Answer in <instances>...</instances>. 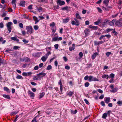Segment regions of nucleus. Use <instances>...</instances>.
Here are the masks:
<instances>
[{"mask_svg":"<svg viewBox=\"0 0 122 122\" xmlns=\"http://www.w3.org/2000/svg\"><path fill=\"white\" fill-rule=\"evenodd\" d=\"M26 29L27 30L26 33L27 34H31L33 33V29L31 25L26 26Z\"/></svg>","mask_w":122,"mask_h":122,"instance_id":"1","label":"nucleus"},{"mask_svg":"<svg viewBox=\"0 0 122 122\" xmlns=\"http://www.w3.org/2000/svg\"><path fill=\"white\" fill-rule=\"evenodd\" d=\"M99 80L97 79L96 77L92 76H89V78L88 80V81L89 82H91L92 81H99Z\"/></svg>","mask_w":122,"mask_h":122,"instance_id":"2","label":"nucleus"},{"mask_svg":"<svg viewBox=\"0 0 122 122\" xmlns=\"http://www.w3.org/2000/svg\"><path fill=\"white\" fill-rule=\"evenodd\" d=\"M12 22H9L6 24L7 29L9 33H10L12 29L11 25H12Z\"/></svg>","mask_w":122,"mask_h":122,"instance_id":"3","label":"nucleus"},{"mask_svg":"<svg viewBox=\"0 0 122 122\" xmlns=\"http://www.w3.org/2000/svg\"><path fill=\"white\" fill-rule=\"evenodd\" d=\"M74 19L75 21L74 20L72 21L71 23V24L73 25H75L77 26H78L80 24L79 21L76 18H74Z\"/></svg>","mask_w":122,"mask_h":122,"instance_id":"4","label":"nucleus"},{"mask_svg":"<svg viewBox=\"0 0 122 122\" xmlns=\"http://www.w3.org/2000/svg\"><path fill=\"white\" fill-rule=\"evenodd\" d=\"M116 25L118 27L122 26V19H120L115 22Z\"/></svg>","mask_w":122,"mask_h":122,"instance_id":"5","label":"nucleus"},{"mask_svg":"<svg viewBox=\"0 0 122 122\" xmlns=\"http://www.w3.org/2000/svg\"><path fill=\"white\" fill-rule=\"evenodd\" d=\"M56 2L57 5L60 6L64 5L65 4V3L64 1H61V0H57Z\"/></svg>","mask_w":122,"mask_h":122,"instance_id":"6","label":"nucleus"},{"mask_svg":"<svg viewBox=\"0 0 122 122\" xmlns=\"http://www.w3.org/2000/svg\"><path fill=\"white\" fill-rule=\"evenodd\" d=\"M28 93L30 95V97L31 98H33L34 97L35 94L32 92L30 91L29 90H28Z\"/></svg>","mask_w":122,"mask_h":122,"instance_id":"7","label":"nucleus"},{"mask_svg":"<svg viewBox=\"0 0 122 122\" xmlns=\"http://www.w3.org/2000/svg\"><path fill=\"white\" fill-rule=\"evenodd\" d=\"M104 101L107 103H108L110 101V98L109 97H106L104 98Z\"/></svg>","mask_w":122,"mask_h":122,"instance_id":"8","label":"nucleus"},{"mask_svg":"<svg viewBox=\"0 0 122 122\" xmlns=\"http://www.w3.org/2000/svg\"><path fill=\"white\" fill-rule=\"evenodd\" d=\"M46 74V73L41 72L37 74V76H39L40 78H41L45 76Z\"/></svg>","mask_w":122,"mask_h":122,"instance_id":"9","label":"nucleus"},{"mask_svg":"<svg viewBox=\"0 0 122 122\" xmlns=\"http://www.w3.org/2000/svg\"><path fill=\"white\" fill-rule=\"evenodd\" d=\"M16 0H12V3L14 9H15L16 8Z\"/></svg>","mask_w":122,"mask_h":122,"instance_id":"10","label":"nucleus"},{"mask_svg":"<svg viewBox=\"0 0 122 122\" xmlns=\"http://www.w3.org/2000/svg\"><path fill=\"white\" fill-rule=\"evenodd\" d=\"M20 6L23 7H25V2L24 1H21L20 2L19 4Z\"/></svg>","mask_w":122,"mask_h":122,"instance_id":"11","label":"nucleus"},{"mask_svg":"<svg viewBox=\"0 0 122 122\" xmlns=\"http://www.w3.org/2000/svg\"><path fill=\"white\" fill-rule=\"evenodd\" d=\"M116 20L115 19H114L112 21L110 22L109 23V25L111 26H113L114 24V23Z\"/></svg>","mask_w":122,"mask_h":122,"instance_id":"12","label":"nucleus"},{"mask_svg":"<svg viewBox=\"0 0 122 122\" xmlns=\"http://www.w3.org/2000/svg\"><path fill=\"white\" fill-rule=\"evenodd\" d=\"M69 50L70 51H71L75 49V45L73 44L72 46L71 47H70L69 48Z\"/></svg>","mask_w":122,"mask_h":122,"instance_id":"13","label":"nucleus"},{"mask_svg":"<svg viewBox=\"0 0 122 122\" xmlns=\"http://www.w3.org/2000/svg\"><path fill=\"white\" fill-rule=\"evenodd\" d=\"M51 29L52 30V32L53 33V34L52 35V36H53L54 34L56 32V27H53Z\"/></svg>","mask_w":122,"mask_h":122,"instance_id":"14","label":"nucleus"},{"mask_svg":"<svg viewBox=\"0 0 122 122\" xmlns=\"http://www.w3.org/2000/svg\"><path fill=\"white\" fill-rule=\"evenodd\" d=\"M74 94V92H72L71 91H70L68 92L67 93V95L69 96V97H71L72 95Z\"/></svg>","mask_w":122,"mask_h":122,"instance_id":"15","label":"nucleus"},{"mask_svg":"<svg viewBox=\"0 0 122 122\" xmlns=\"http://www.w3.org/2000/svg\"><path fill=\"white\" fill-rule=\"evenodd\" d=\"M90 32V31L89 29H86L84 30V32L85 33V35L86 36H87L88 35L89 33Z\"/></svg>","mask_w":122,"mask_h":122,"instance_id":"16","label":"nucleus"},{"mask_svg":"<svg viewBox=\"0 0 122 122\" xmlns=\"http://www.w3.org/2000/svg\"><path fill=\"white\" fill-rule=\"evenodd\" d=\"M11 39L12 40L16 41L17 42H18L19 41V40L17 37H11Z\"/></svg>","mask_w":122,"mask_h":122,"instance_id":"17","label":"nucleus"},{"mask_svg":"<svg viewBox=\"0 0 122 122\" xmlns=\"http://www.w3.org/2000/svg\"><path fill=\"white\" fill-rule=\"evenodd\" d=\"M4 89L8 93H9L10 92V90L9 89L6 87H4Z\"/></svg>","mask_w":122,"mask_h":122,"instance_id":"18","label":"nucleus"},{"mask_svg":"<svg viewBox=\"0 0 122 122\" xmlns=\"http://www.w3.org/2000/svg\"><path fill=\"white\" fill-rule=\"evenodd\" d=\"M98 55V53L97 52H95L93 54L92 56V59H94L95 58L97 55Z\"/></svg>","mask_w":122,"mask_h":122,"instance_id":"19","label":"nucleus"},{"mask_svg":"<svg viewBox=\"0 0 122 122\" xmlns=\"http://www.w3.org/2000/svg\"><path fill=\"white\" fill-rule=\"evenodd\" d=\"M19 112V111H15L14 112H11L10 113L11 116H14L17 114Z\"/></svg>","mask_w":122,"mask_h":122,"instance_id":"20","label":"nucleus"},{"mask_svg":"<svg viewBox=\"0 0 122 122\" xmlns=\"http://www.w3.org/2000/svg\"><path fill=\"white\" fill-rule=\"evenodd\" d=\"M69 18L64 19L63 20V22L65 23H66L69 21Z\"/></svg>","mask_w":122,"mask_h":122,"instance_id":"21","label":"nucleus"},{"mask_svg":"<svg viewBox=\"0 0 122 122\" xmlns=\"http://www.w3.org/2000/svg\"><path fill=\"white\" fill-rule=\"evenodd\" d=\"M47 58L46 56H45L42 57L41 59L43 61L45 62L47 59Z\"/></svg>","mask_w":122,"mask_h":122,"instance_id":"22","label":"nucleus"},{"mask_svg":"<svg viewBox=\"0 0 122 122\" xmlns=\"http://www.w3.org/2000/svg\"><path fill=\"white\" fill-rule=\"evenodd\" d=\"M76 18L77 19L80 20L82 19L81 17L78 13H77L76 14Z\"/></svg>","mask_w":122,"mask_h":122,"instance_id":"23","label":"nucleus"},{"mask_svg":"<svg viewBox=\"0 0 122 122\" xmlns=\"http://www.w3.org/2000/svg\"><path fill=\"white\" fill-rule=\"evenodd\" d=\"M107 117V113H105L102 115V117L103 119H106V117Z\"/></svg>","mask_w":122,"mask_h":122,"instance_id":"24","label":"nucleus"},{"mask_svg":"<svg viewBox=\"0 0 122 122\" xmlns=\"http://www.w3.org/2000/svg\"><path fill=\"white\" fill-rule=\"evenodd\" d=\"M3 97H4L7 99H10V96L9 95L4 94L3 95Z\"/></svg>","mask_w":122,"mask_h":122,"instance_id":"25","label":"nucleus"},{"mask_svg":"<svg viewBox=\"0 0 122 122\" xmlns=\"http://www.w3.org/2000/svg\"><path fill=\"white\" fill-rule=\"evenodd\" d=\"M109 2V0H104L103 1V3L106 5V6H107Z\"/></svg>","mask_w":122,"mask_h":122,"instance_id":"26","label":"nucleus"},{"mask_svg":"<svg viewBox=\"0 0 122 122\" xmlns=\"http://www.w3.org/2000/svg\"><path fill=\"white\" fill-rule=\"evenodd\" d=\"M109 21L108 20H106L105 21L103 22L102 23V25L104 26H105L106 25L107 23Z\"/></svg>","mask_w":122,"mask_h":122,"instance_id":"27","label":"nucleus"},{"mask_svg":"<svg viewBox=\"0 0 122 122\" xmlns=\"http://www.w3.org/2000/svg\"><path fill=\"white\" fill-rule=\"evenodd\" d=\"M102 77L103 78H109V76L108 75L104 74L102 76Z\"/></svg>","mask_w":122,"mask_h":122,"instance_id":"28","label":"nucleus"},{"mask_svg":"<svg viewBox=\"0 0 122 122\" xmlns=\"http://www.w3.org/2000/svg\"><path fill=\"white\" fill-rule=\"evenodd\" d=\"M115 76V74L113 73H111L110 74L109 76V78H111L113 79Z\"/></svg>","mask_w":122,"mask_h":122,"instance_id":"29","label":"nucleus"},{"mask_svg":"<svg viewBox=\"0 0 122 122\" xmlns=\"http://www.w3.org/2000/svg\"><path fill=\"white\" fill-rule=\"evenodd\" d=\"M16 78L18 79H23V77L21 75H18L16 77Z\"/></svg>","mask_w":122,"mask_h":122,"instance_id":"30","label":"nucleus"},{"mask_svg":"<svg viewBox=\"0 0 122 122\" xmlns=\"http://www.w3.org/2000/svg\"><path fill=\"white\" fill-rule=\"evenodd\" d=\"M24 61L25 62H28L29 61V59L28 58V57H24Z\"/></svg>","mask_w":122,"mask_h":122,"instance_id":"31","label":"nucleus"},{"mask_svg":"<svg viewBox=\"0 0 122 122\" xmlns=\"http://www.w3.org/2000/svg\"><path fill=\"white\" fill-rule=\"evenodd\" d=\"M58 37H55L53 38H52V41H58Z\"/></svg>","mask_w":122,"mask_h":122,"instance_id":"32","label":"nucleus"},{"mask_svg":"<svg viewBox=\"0 0 122 122\" xmlns=\"http://www.w3.org/2000/svg\"><path fill=\"white\" fill-rule=\"evenodd\" d=\"M52 68L51 66L50 65H49L47 67L46 70H49L51 69Z\"/></svg>","mask_w":122,"mask_h":122,"instance_id":"33","label":"nucleus"},{"mask_svg":"<svg viewBox=\"0 0 122 122\" xmlns=\"http://www.w3.org/2000/svg\"><path fill=\"white\" fill-rule=\"evenodd\" d=\"M113 89L111 91V92L113 93H114L117 91V88H115Z\"/></svg>","mask_w":122,"mask_h":122,"instance_id":"34","label":"nucleus"},{"mask_svg":"<svg viewBox=\"0 0 122 122\" xmlns=\"http://www.w3.org/2000/svg\"><path fill=\"white\" fill-rule=\"evenodd\" d=\"M45 93L44 92H42L41 94H40L39 95V98H42L45 95Z\"/></svg>","mask_w":122,"mask_h":122,"instance_id":"35","label":"nucleus"},{"mask_svg":"<svg viewBox=\"0 0 122 122\" xmlns=\"http://www.w3.org/2000/svg\"><path fill=\"white\" fill-rule=\"evenodd\" d=\"M35 24H36L37 23L39 22V21L40 20H38L37 18L35 16Z\"/></svg>","mask_w":122,"mask_h":122,"instance_id":"36","label":"nucleus"},{"mask_svg":"<svg viewBox=\"0 0 122 122\" xmlns=\"http://www.w3.org/2000/svg\"><path fill=\"white\" fill-rule=\"evenodd\" d=\"M40 78L39 76H35L34 77L33 79L34 80H37L39 79V78Z\"/></svg>","mask_w":122,"mask_h":122,"instance_id":"37","label":"nucleus"},{"mask_svg":"<svg viewBox=\"0 0 122 122\" xmlns=\"http://www.w3.org/2000/svg\"><path fill=\"white\" fill-rule=\"evenodd\" d=\"M71 112L72 113L75 114L77 112V110H75L74 111L71 110Z\"/></svg>","mask_w":122,"mask_h":122,"instance_id":"38","label":"nucleus"},{"mask_svg":"<svg viewBox=\"0 0 122 122\" xmlns=\"http://www.w3.org/2000/svg\"><path fill=\"white\" fill-rule=\"evenodd\" d=\"M117 103L118 105L122 106V101H118L117 102Z\"/></svg>","mask_w":122,"mask_h":122,"instance_id":"39","label":"nucleus"},{"mask_svg":"<svg viewBox=\"0 0 122 122\" xmlns=\"http://www.w3.org/2000/svg\"><path fill=\"white\" fill-rule=\"evenodd\" d=\"M59 5H57L54 6L53 8L54 10H56L59 8Z\"/></svg>","mask_w":122,"mask_h":122,"instance_id":"40","label":"nucleus"},{"mask_svg":"<svg viewBox=\"0 0 122 122\" xmlns=\"http://www.w3.org/2000/svg\"><path fill=\"white\" fill-rule=\"evenodd\" d=\"M50 26L52 27V28L53 27H55L56 26L55 25V24L53 22L52 23L50 24Z\"/></svg>","mask_w":122,"mask_h":122,"instance_id":"41","label":"nucleus"},{"mask_svg":"<svg viewBox=\"0 0 122 122\" xmlns=\"http://www.w3.org/2000/svg\"><path fill=\"white\" fill-rule=\"evenodd\" d=\"M38 115H37L36 117H34L32 120L31 122H37L36 117Z\"/></svg>","mask_w":122,"mask_h":122,"instance_id":"42","label":"nucleus"},{"mask_svg":"<svg viewBox=\"0 0 122 122\" xmlns=\"http://www.w3.org/2000/svg\"><path fill=\"white\" fill-rule=\"evenodd\" d=\"M39 2H41L44 3H46L48 2L47 0H39Z\"/></svg>","mask_w":122,"mask_h":122,"instance_id":"43","label":"nucleus"},{"mask_svg":"<svg viewBox=\"0 0 122 122\" xmlns=\"http://www.w3.org/2000/svg\"><path fill=\"white\" fill-rule=\"evenodd\" d=\"M112 54V53L110 52H107L106 53V55L107 57H108L110 55Z\"/></svg>","mask_w":122,"mask_h":122,"instance_id":"44","label":"nucleus"},{"mask_svg":"<svg viewBox=\"0 0 122 122\" xmlns=\"http://www.w3.org/2000/svg\"><path fill=\"white\" fill-rule=\"evenodd\" d=\"M59 46L58 44H56L54 45V47L56 49H57L59 47Z\"/></svg>","mask_w":122,"mask_h":122,"instance_id":"45","label":"nucleus"},{"mask_svg":"<svg viewBox=\"0 0 122 122\" xmlns=\"http://www.w3.org/2000/svg\"><path fill=\"white\" fill-rule=\"evenodd\" d=\"M19 115H17L16 116L14 120H13L14 121L13 122H16L17 121V118L19 117Z\"/></svg>","mask_w":122,"mask_h":122,"instance_id":"46","label":"nucleus"},{"mask_svg":"<svg viewBox=\"0 0 122 122\" xmlns=\"http://www.w3.org/2000/svg\"><path fill=\"white\" fill-rule=\"evenodd\" d=\"M51 54V52L50 51H49L47 52V54H46L45 55V56H46L47 57L49 55Z\"/></svg>","mask_w":122,"mask_h":122,"instance_id":"47","label":"nucleus"},{"mask_svg":"<svg viewBox=\"0 0 122 122\" xmlns=\"http://www.w3.org/2000/svg\"><path fill=\"white\" fill-rule=\"evenodd\" d=\"M68 7L67 6H66V7H63L61 9L63 10H67L68 9Z\"/></svg>","mask_w":122,"mask_h":122,"instance_id":"48","label":"nucleus"},{"mask_svg":"<svg viewBox=\"0 0 122 122\" xmlns=\"http://www.w3.org/2000/svg\"><path fill=\"white\" fill-rule=\"evenodd\" d=\"M92 64L91 63L87 64L86 67L88 68H90L92 66Z\"/></svg>","mask_w":122,"mask_h":122,"instance_id":"49","label":"nucleus"},{"mask_svg":"<svg viewBox=\"0 0 122 122\" xmlns=\"http://www.w3.org/2000/svg\"><path fill=\"white\" fill-rule=\"evenodd\" d=\"M97 27H98L97 26H93L92 30H96L97 29Z\"/></svg>","mask_w":122,"mask_h":122,"instance_id":"50","label":"nucleus"},{"mask_svg":"<svg viewBox=\"0 0 122 122\" xmlns=\"http://www.w3.org/2000/svg\"><path fill=\"white\" fill-rule=\"evenodd\" d=\"M34 29L36 30H37L39 28V27L37 25H35L34 27Z\"/></svg>","mask_w":122,"mask_h":122,"instance_id":"51","label":"nucleus"},{"mask_svg":"<svg viewBox=\"0 0 122 122\" xmlns=\"http://www.w3.org/2000/svg\"><path fill=\"white\" fill-rule=\"evenodd\" d=\"M107 7V11H108L110 10L112 8V7L111 6H108V5H107V6H106Z\"/></svg>","mask_w":122,"mask_h":122,"instance_id":"52","label":"nucleus"},{"mask_svg":"<svg viewBox=\"0 0 122 122\" xmlns=\"http://www.w3.org/2000/svg\"><path fill=\"white\" fill-rule=\"evenodd\" d=\"M32 5H30L28 7V9H29L30 10H32Z\"/></svg>","mask_w":122,"mask_h":122,"instance_id":"53","label":"nucleus"},{"mask_svg":"<svg viewBox=\"0 0 122 122\" xmlns=\"http://www.w3.org/2000/svg\"><path fill=\"white\" fill-rule=\"evenodd\" d=\"M89 76L88 75L86 76L84 78V79L86 81L89 79Z\"/></svg>","mask_w":122,"mask_h":122,"instance_id":"54","label":"nucleus"},{"mask_svg":"<svg viewBox=\"0 0 122 122\" xmlns=\"http://www.w3.org/2000/svg\"><path fill=\"white\" fill-rule=\"evenodd\" d=\"M4 25L3 23L1 22L0 23V28H2L4 27Z\"/></svg>","mask_w":122,"mask_h":122,"instance_id":"55","label":"nucleus"},{"mask_svg":"<svg viewBox=\"0 0 122 122\" xmlns=\"http://www.w3.org/2000/svg\"><path fill=\"white\" fill-rule=\"evenodd\" d=\"M89 83L88 82H86L85 84V86L86 87H88L89 85Z\"/></svg>","mask_w":122,"mask_h":122,"instance_id":"56","label":"nucleus"},{"mask_svg":"<svg viewBox=\"0 0 122 122\" xmlns=\"http://www.w3.org/2000/svg\"><path fill=\"white\" fill-rule=\"evenodd\" d=\"M22 41L23 42H24L25 44L28 43L29 42V41L28 40L26 41V39H25L23 40Z\"/></svg>","mask_w":122,"mask_h":122,"instance_id":"57","label":"nucleus"},{"mask_svg":"<svg viewBox=\"0 0 122 122\" xmlns=\"http://www.w3.org/2000/svg\"><path fill=\"white\" fill-rule=\"evenodd\" d=\"M79 55L81 58L83 56V53L82 52H79Z\"/></svg>","mask_w":122,"mask_h":122,"instance_id":"58","label":"nucleus"},{"mask_svg":"<svg viewBox=\"0 0 122 122\" xmlns=\"http://www.w3.org/2000/svg\"><path fill=\"white\" fill-rule=\"evenodd\" d=\"M38 69H39V67H38V66H36L34 67L33 70H36Z\"/></svg>","mask_w":122,"mask_h":122,"instance_id":"59","label":"nucleus"},{"mask_svg":"<svg viewBox=\"0 0 122 122\" xmlns=\"http://www.w3.org/2000/svg\"><path fill=\"white\" fill-rule=\"evenodd\" d=\"M13 51V50H12L11 49H7L5 51V52H7L8 53H9V52Z\"/></svg>","mask_w":122,"mask_h":122,"instance_id":"60","label":"nucleus"},{"mask_svg":"<svg viewBox=\"0 0 122 122\" xmlns=\"http://www.w3.org/2000/svg\"><path fill=\"white\" fill-rule=\"evenodd\" d=\"M97 9L98 10V12L100 13H101L102 12V10L99 7H97Z\"/></svg>","mask_w":122,"mask_h":122,"instance_id":"61","label":"nucleus"},{"mask_svg":"<svg viewBox=\"0 0 122 122\" xmlns=\"http://www.w3.org/2000/svg\"><path fill=\"white\" fill-rule=\"evenodd\" d=\"M65 68L67 70H69L70 69V67L69 66L67 65L65 66Z\"/></svg>","mask_w":122,"mask_h":122,"instance_id":"62","label":"nucleus"},{"mask_svg":"<svg viewBox=\"0 0 122 122\" xmlns=\"http://www.w3.org/2000/svg\"><path fill=\"white\" fill-rule=\"evenodd\" d=\"M104 97V95L103 94H102L99 97V99H101L103 98Z\"/></svg>","mask_w":122,"mask_h":122,"instance_id":"63","label":"nucleus"},{"mask_svg":"<svg viewBox=\"0 0 122 122\" xmlns=\"http://www.w3.org/2000/svg\"><path fill=\"white\" fill-rule=\"evenodd\" d=\"M19 26L21 28H23V25L21 23H19Z\"/></svg>","mask_w":122,"mask_h":122,"instance_id":"64","label":"nucleus"}]
</instances>
